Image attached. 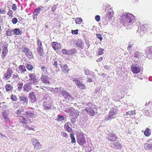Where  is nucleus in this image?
Masks as SVG:
<instances>
[{"instance_id":"1","label":"nucleus","mask_w":152,"mask_h":152,"mask_svg":"<svg viewBox=\"0 0 152 152\" xmlns=\"http://www.w3.org/2000/svg\"><path fill=\"white\" fill-rule=\"evenodd\" d=\"M135 19V18L132 14L125 13L121 16L120 20L124 26H129L134 23Z\"/></svg>"},{"instance_id":"2","label":"nucleus","mask_w":152,"mask_h":152,"mask_svg":"<svg viewBox=\"0 0 152 152\" xmlns=\"http://www.w3.org/2000/svg\"><path fill=\"white\" fill-rule=\"evenodd\" d=\"M26 115L27 117H23L22 116H19L18 118L20 123L24 124H27L31 122V120L28 117L31 118H34L35 117V115L33 112L30 111H27L26 112Z\"/></svg>"},{"instance_id":"3","label":"nucleus","mask_w":152,"mask_h":152,"mask_svg":"<svg viewBox=\"0 0 152 152\" xmlns=\"http://www.w3.org/2000/svg\"><path fill=\"white\" fill-rule=\"evenodd\" d=\"M142 61L138 60L134 62L131 66V69L132 72L134 74H137L140 72L142 68Z\"/></svg>"},{"instance_id":"4","label":"nucleus","mask_w":152,"mask_h":152,"mask_svg":"<svg viewBox=\"0 0 152 152\" xmlns=\"http://www.w3.org/2000/svg\"><path fill=\"white\" fill-rule=\"evenodd\" d=\"M87 105L89 106L86 107L85 110L90 115L94 116L95 113H97V112H96L97 110L95 105L91 102L88 103Z\"/></svg>"},{"instance_id":"5","label":"nucleus","mask_w":152,"mask_h":152,"mask_svg":"<svg viewBox=\"0 0 152 152\" xmlns=\"http://www.w3.org/2000/svg\"><path fill=\"white\" fill-rule=\"evenodd\" d=\"M76 139L77 142L80 145H83L86 143V139L83 133L77 132Z\"/></svg>"},{"instance_id":"6","label":"nucleus","mask_w":152,"mask_h":152,"mask_svg":"<svg viewBox=\"0 0 152 152\" xmlns=\"http://www.w3.org/2000/svg\"><path fill=\"white\" fill-rule=\"evenodd\" d=\"M113 13L114 12L113 10L111 9L107 11L106 16L105 19L107 23L108 22H110L113 16Z\"/></svg>"},{"instance_id":"7","label":"nucleus","mask_w":152,"mask_h":152,"mask_svg":"<svg viewBox=\"0 0 152 152\" xmlns=\"http://www.w3.org/2000/svg\"><path fill=\"white\" fill-rule=\"evenodd\" d=\"M12 73V69L10 68H8L6 72L4 74L3 78L6 80H8L11 77Z\"/></svg>"},{"instance_id":"8","label":"nucleus","mask_w":152,"mask_h":152,"mask_svg":"<svg viewBox=\"0 0 152 152\" xmlns=\"http://www.w3.org/2000/svg\"><path fill=\"white\" fill-rule=\"evenodd\" d=\"M32 88V84L31 82H28L23 86V91L25 92L30 91Z\"/></svg>"},{"instance_id":"9","label":"nucleus","mask_w":152,"mask_h":152,"mask_svg":"<svg viewBox=\"0 0 152 152\" xmlns=\"http://www.w3.org/2000/svg\"><path fill=\"white\" fill-rule=\"evenodd\" d=\"M145 53L146 54V57L151 58H152V46L146 48L145 50Z\"/></svg>"},{"instance_id":"10","label":"nucleus","mask_w":152,"mask_h":152,"mask_svg":"<svg viewBox=\"0 0 152 152\" xmlns=\"http://www.w3.org/2000/svg\"><path fill=\"white\" fill-rule=\"evenodd\" d=\"M27 56L29 58H33V57L32 53L31 50L26 47L24 48L23 50Z\"/></svg>"},{"instance_id":"11","label":"nucleus","mask_w":152,"mask_h":152,"mask_svg":"<svg viewBox=\"0 0 152 152\" xmlns=\"http://www.w3.org/2000/svg\"><path fill=\"white\" fill-rule=\"evenodd\" d=\"M110 145L112 148L118 149L121 148L122 146L119 141L112 142L110 143Z\"/></svg>"},{"instance_id":"12","label":"nucleus","mask_w":152,"mask_h":152,"mask_svg":"<svg viewBox=\"0 0 152 152\" xmlns=\"http://www.w3.org/2000/svg\"><path fill=\"white\" fill-rule=\"evenodd\" d=\"M32 141L33 143V145L34 146V149H37L40 148L41 145H40L38 141L36 139H33Z\"/></svg>"},{"instance_id":"13","label":"nucleus","mask_w":152,"mask_h":152,"mask_svg":"<svg viewBox=\"0 0 152 152\" xmlns=\"http://www.w3.org/2000/svg\"><path fill=\"white\" fill-rule=\"evenodd\" d=\"M19 99L20 102L24 105H26L27 104L28 99L26 97L23 96H19Z\"/></svg>"},{"instance_id":"14","label":"nucleus","mask_w":152,"mask_h":152,"mask_svg":"<svg viewBox=\"0 0 152 152\" xmlns=\"http://www.w3.org/2000/svg\"><path fill=\"white\" fill-rule=\"evenodd\" d=\"M41 81L44 83L48 85L50 84L48 77L46 75H42L41 77Z\"/></svg>"},{"instance_id":"15","label":"nucleus","mask_w":152,"mask_h":152,"mask_svg":"<svg viewBox=\"0 0 152 152\" xmlns=\"http://www.w3.org/2000/svg\"><path fill=\"white\" fill-rule=\"evenodd\" d=\"M29 76L30 77L29 80L32 81L33 84L36 85L37 84V80L35 75L33 73H30Z\"/></svg>"},{"instance_id":"16","label":"nucleus","mask_w":152,"mask_h":152,"mask_svg":"<svg viewBox=\"0 0 152 152\" xmlns=\"http://www.w3.org/2000/svg\"><path fill=\"white\" fill-rule=\"evenodd\" d=\"M18 71L19 73L25 74L27 71L26 69V66L23 65H20L19 66Z\"/></svg>"},{"instance_id":"17","label":"nucleus","mask_w":152,"mask_h":152,"mask_svg":"<svg viewBox=\"0 0 152 152\" xmlns=\"http://www.w3.org/2000/svg\"><path fill=\"white\" fill-rule=\"evenodd\" d=\"M145 146L147 147V149L152 150V139L148 140L145 145Z\"/></svg>"},{"instance_id":"18","label":"nucleus","mask_w":152,"mask_h":152,"mask_svg":"<svg viewBox=\"0 0 152 152\" xmlns=\"http://www.w3.org/2000/svg\"><path fill=\"white\" fill-rule=\"evenodd\" d=\"M53 48L55 50L60 48V45L56 42H53L51 44Z\"/></svg>"},{"instance_id":"19","label":"nucleus","mask_w":152,"mask_h":152,"mask_svg":"<svg viewBox=\"0 0 152 152\" xmlns=\"http://www.w3.org/2000/svg\"><path fill=\"white\" fill-rule=\"evenodd\" d=\"M43 106L45 109H50L51 106V103L49 101H44L43 103Z\"/></svg>"},{"instance_id":"20","label":"nucleus","mask_w":152,"mask_h":152,"mask_svg":"<svg viewBox=\"0 0 152 152\" xmlns=\"http://www.w3.org/2000/svg\"><path fill=\"white\" fill-rule=\"evenodd\" d=\"M117 139L116 136L114 134H110L108 137V140L111 141H115Z\"/></svg>"},{"instance_id":"21","label":"nucleus","mask_w":152,"mask_h":152,"mask_svg":"<svg viewBox=\"0 0 152 152\" xmlns=\"http://www.w3.org/2000/svg\"><path fill=\"white\" fill-rule=\"evenodd\" d=\"M117 112L118 111L116 108H113L110 110L109 114L110 115V116L113 117L116 115Z\"/></svg>"},{"instance_id":"22","label":"nucleus","mask_w":152,"mask_h":152,"mask_svg":"<svg viewBox=\"0 0 152 152\" xmlns=\"http://www.w3.org/2000/svg\"><path fill=\"white\" fill-rule=\"evenodd\" d=\"M76 45L78 47L81 48L82 49H83L84 48V43L81 40H77L76 43Z\"/></svg>"},{"instance_id":"23","label":"nucleus","mask_w":152,"mask_h":152,"mask_svg":"<svg viewBox=\"0 0 152 152\" xmlns=\"http://www.w3.org/2000/svg\"><path fill=\"white\" fill-rule=\"evenodd\" d=\"M8 52L7 48L6 47H4L3 48V51L2 53L1 57L3 59L6 56Z\"/></svg>"},{"instance_id":"24","label":"nucleus","mask_w":152,"mask_h":152,"mask_svg":"<svg viewBox=\"0 0 152 152\" xmlns=\"http://www.w3.org/2000/svg\"><path fill=\"white\" fill-rule=\"evenodd\" d=\"M29 98L32 102H34L36 101V98L35 96L34 93L33 92L30 93L29 94Z\"/></svg>"},{"instance_id":"25","label":"nucleus","mask_w":152,"mask_h":152,"mask_svg":"<svg viewBox=\"0 0 152 152\" xmlns=\"http://www.w3.org/2000/svg\"><path fill=\"white\" fill-rule=\"evenodd\" d=\"M75 111L73 108H71L67 111V113L70 116H73L75 114Z\"/></svg>"},{"instance_id":"26","label":"nucleus","mask_w":152,"mask_h":152,"mask_svg":"<svg viewBox=\"0 0 152 152\" xmlns=\"http://www.w3.org/2000/svg\"><path fill=\"white\" fill-rule=\"evenodd\" d=\"M135 114V113L134 111L131 110V111H129L126 113V114L125 115L126 117L128 118L129 116H130L131 115H132Z\"/></svg>"},{"instance_id":"27","label":"nucleus","mask_w":152,"mask_h":152,"mask_svg":"<svg viewBox=\"0 0 152 152\" xmlns=\"http://www.w3.org/2000/svg\"><path fill=\"white\" fill-rule=\"evenodd\" d=\"M60 62L61 63L60 64L61 65V67L62 71L65 73L66 72V64H65L62 63L61 61H60Z\"/></svg>"},{"instance_id":"28","label":"nucleus","mask_w":152,"mask_h":152,"mask_svg":"<svg viewBox=\"0 0 152 152\" xmlns=\"http://www.w3.org/2000/svg\"><path fill=\"white\" fill-rule=\"evenodd\" d=\"M37 50L38 52V54L40 56H42L43 55V47H37Z\"/></svg>"},{"instance_id":"29","label":"nucleus","mask_w":152,"mask_h":152,"mask_svg":"<svg viewBox=\"0 0 152 152\" xmlns=\"http://www.w3.org/2000/svg\"><path fill=\"white\" fill-rule=\"evenodd\" d=\"M67 99H68V101L69 103H71L72 101L74 99V98L69 93H67Z\"/></svg>"},{"instance_id":"30","label":"nucleus","mask_w":152,"mask_h":152,"mask_svg":"<svg viewBox=\"0 0 152 152\" xmlns=\"http://www.w3.org/2000/svg\"><path fill=\"white\" fill-rule=\"evenodd\" d=\"M41 72L42 74H48V72L46 67L43 66H41Z\"/></svg>"},{"instance_id":"31","label":"nucleus","mask_w":152,"mask_h":152,"mask_svg":"<svg viewBox=\"0 0 152 152\" xmlns=\"http://www.w3.org/2000/svg\"><path fill=\"white\" fill-rule=\"evenodd\" d=\"M5 88L7 92L11 91L13 88V87L11 84H7L5 86Z\"/></svg>"},{"instance_id":"32","label":"nucleus","mask_w":152,"mask_h":152,"mask_svg":"<svg viewBox=\"0 0 152 152\" xmlns=\"http://www.w3.org/2000/svg\"><path fill=\"white\" fill-rule=\"evenodd\" d=\"M58 60L56 59H53L52 61V65L56 68L58 67Z\"/></svg>"},{"instance_id":"33","label":"nucleus","mask_w":152,"mask_h":152,"mask_svg":"<svg viewBox=\"0 0 152 152\" xmlns=\"http://www.w3.org/2000/svg\"><path fill=\"white\" fill-rule=\"evenodd\" d=\"M14 34L20 35L21 34V31L19 28H15L13 29Z\"/></svg>"},{"instance_id":"34","label":"nucleus","mask_w":152,"mask_h":152,"mask_svg":"<svg viewBox=\"0 0 152 152\" xmlns=\"http://www.w3.org/2000/svg\"><path fill=\"white\" fill-rule=\"evenodd\" d=\"M143 55V53H140L137 51H136L134 54V57L136 58H139Z\"/></svg>"},{"instance_id":"35","label":"nucleus","mask_w":152,"mask_h":152,"mask_svg":"<svg viewBox=\"0 0 152 152\" xmlns=\"http://www.w3.org/2000/svg\"><path fill=\"white\" fill-rule=\"evenodd\" d=\"M20 79V78L17 74H16V75H14L12 78V80L14 81H18Z\"/></svg>"},{"instance_id":"36","label":"nucleus","mask_w":152,"mask_h":152,"mask_svg":"<svg viewBox=\"0 0 152 152\" xmlns=\"http://www.w3.org/2000/svg\"><path fill=\"white\" fill-rule=\"evenodd\" d=\"M151 131L148 128H147L144 132V134L146 136L148 137L151 134Z\"/></svg>"},{"instance_id":"37","label":"nucleus","mask_w":152,"mask_h":152,"mask_svg":"<svg viewBox=\"0 0 152 152\" xmlns=\"http://www.w3.org/2000/svg\"><path fill=\"white\" fill-rule=\"evenodd\" d=\"M77 52V50L75 49L67 50V54H75Z\"/></svg>"},{"instance_id":"38","label":"nucleus","mask_w":152,"mask_h":152,"mask_svg":"<svg viewBox=\"0 0 152 152\" xmlns=\"http://www.w3.org/2000/svg\"><path fill=\"white\" fill-rule=\"evenodd\" d=\"M23 84L22 82L18 83L17 86L18 87L17 90L18 91H20L22 90L23 87Z\"/></svg>"},{"instance_id":"39","label":"nucleus","mask_w":152,"mask_h":152,"mask_svg":"<svg viewBox=\"0 0 152 152\" xmlns=\"http://www.w3.org/2000/svg\"><path fill=\"white\" fill-rule=\"evenodd\" d=\"M6 34L7 36H10L11 35L14 34L13 30L8 29L6 32Z\"/></svg>"},{"instance_id":"40","label":"nucleus","mask_w":152,"mask_h":152,"mask_svg":"<svg viewBox=\"0 0 152 152\" xmlns=\"http://www.w3.org/2000/svg\"><path fill=\"white\" fill-rule=\"evenodd\" d=\"M27 69L29 70H31L33 68V67L31 64L27 63L26 65Z\"/></svg>"},{"instance_id":"41","label":"nucleus","mask_w":152,"mask_h":152,"mask_svg":"<svg viewBox=\"0 0 152 152\" xmlns=\"http://www.w3.org/2000/svg\"><path fill=\"white\" fill-rule=\"evenodd\" d=\"M75 21L76 23L80 24L82 22V19L81 18H77L75 19Z\"/></svg>"},{"instance_id":"42","label":"nucleus","mask_w":152,"mask_h":152,"mask_svg":"<svg viewBox=\"0 0 152 152\" xmlns=\"http://www.w3.org/2000/svg\"><path fill=\"white\" fill-rule=\"evenodd\" d=\"M147 26L146 25H141L140 26L141 30L143 31H146L147 28Z\"/></svg>"},{"instance_id":"43","label":"nucleus","mask_w":152,"mask_h":152,"mask_svg":"<svg viewBox=\"0 0 152 152\" xmlns=\"http://www.w3.org/2000/svg\"><path fill=\"white\" fill-rule=\"evenodd\" d=\"M95 75H93L92 77H90L89 76H88L86 78V81L88 83H91L92 81V78L93 77V76H95Z\"/></svg>"},{"instance_id":"44","label":"nucleus","mask_w":152,"mask_h":152,"mask_svg":"<svg viewBox=\"0 0 152 152\" xmlns=\"http://www.w3.org/2000/svg\"><path fill=\"white\" fill-rule=\"evenodd\" d=\"M70 134V137L72 139V141H71L72 143H74L75 142L76 140H75V138L74 136V135L72 133H71Z\"/></svg>"},{"instance_id":"45","label":"nucleus","mask_w":152,"mask_h":152,"mask_svg":"<svg viewBox=\"0 0 152 152\" xmlns=\"http://www.w3.org/2000/svg\"><path fill=\"white\" fill-rule=\"evenodd\" d=\"M40 10V7H38L35 10L34 12V15L37 16L38 15V14L39 13V12Z\"/></svg>"},{"instance_id":"46","label":"nucleus","mask_w":152,"mask_h":152,"mask_svg":"<svg viewBox=\"0 0 152 152\" xmlns=\"http://www.w3.org/2000/svg\"><path fill=\"white\" fill-rule=\"evenodd\" d=\"M56 119L58 121H62L64 120V116L63 115H58Z\"/></svg>"},{"instance_id":"47","label":"nucleus","mask_w":152,"mask_h":152,"mask_svg":"<svg viewBox=\"0 0 152 152\" xmlns=\"http://www.w3.org/2000/svg\"><path fill=\"white\" fill-rule=\"evenodd\" d=\"M23 112H24L23 110L22 109H20L17 110L16 111V113L17 115H19V114L23 115Z\"/></svg>"},{"instance_id":"48","label":"nucleus","mask_w":152,"mask_h":152,"mask_svg":"<svg viewBox=\"0 0 152 152\" xmlns=\"http://www.w3.org/2000/svg\"><path fill=\"white\" fill-rule=\"evenodd\" d=\"M84 71L85 75H88L90 74V71L87 68H84Z\"/></svg>"},{"instance_id":"49","label":"nucleus","mask_w":152,"mask_h":152,"mask_svg":"<svg viewBox=\"0 0 152 152\" xmlns=\"http://www.w3.org/2000/svg\"><path fill=\"white\" fill-rule=\"evenodd\" d=\"M97 52L99 55H101L104 53V49L102 48H99L97 51Z\"/></svg>"},{"instance_id":"50","label":"nucleus","mask_w":152,"mask_h":152,"mask_svg":"<svg viewBox=\"0 0 152 152\" xmlns=\"http://www.w3.org/2000/svg\"><path fill=\"white\" fill-rule=\"evenodd\" d=\"M32 130V131H34V129L33 128H32L31 127H29L28 126H26V129H25V131L28 132V131H30Z\"/></svg>"},{"instance_id":"51","label":"nucleus","mask_w":152,"mask_h":152,"mask_svg":"<svg viewBox=\"0 0 152 152\" xmlns=\"http://www.w3.org/2000/svg\"><path fill=\"white\" fill-rule=\"evenodd\" d=\"M73 81L75 82L76 85L78 87L81 84L80 81L77 79H75Z\"/></svg>"},{"instance_id":"52","label":"nucleus","mask_w":152,"mask_h":152,"mask_svg":"<svg viewBox=\"0 0 152 152\" xmlns=\"http://www.w3.org/2000/svg\"><path fill=\"white\" fill-rule=\"evenodd\" d=\"M79 88L83 90L86 89V87L84 85L81 84L78 87Z\"/></svg>"},{"instance_id":"53","label":"nucleus","mask_w":152,"mask_h":152,"mask_svg":"<svg viewBox=\"0 0 152 152\" xmlns=\"http://www.w3.org/2000/svg\"><path fill=\"white\" fill-rule=\"evenodd\" d=\"M11 99L13 101H16L17 99V98L16 96L13 95H12L11 96Z\"/></svg>"},{"instance_id":"54","label":"nucleus","mask_w":152,"mask_h":152,"mask_svg":"<svg viewBox=\"0 0 152 152\" xmlns=\"http://www.w3.org/2000/svg\"><path fill=\"white\" fill-rule=\"evenodd\" d=\"M37 47H42L41 42L39 39H38L37 41Z\"/></svg>"},{"instance_id":"55","label":"nucleus","mask_w":152,"mask_h":152,"mask_svg":"<svg viewBox=\"0 0 152 152\" xmlns=\"http://www.w3.org/2000/svg\"><path fill=\"white\" fill-rule=\"evenodd\" d=\"M101 89L100 87H98L96 88L94 91V93L96 94L98 93L100 91Z\"/></svg>"},{"instance_id":"56","label":"nucleus","mask_w":152,"mask_h":152,"mask_svg":"<svg viewBox=\"0 0 152 152\" xmlns=\"http://www.w3.org/2000/svg\"><path fill=\"white\" fill-rule=\"evenodd\" d=\"M12 22L14 24H15L18 21V19L15 18H13L12 19Z\"/></svg>"},{"instance_id":"57","label":"nucleus","mask_w":152,"mask_h":152,"mask_svg":"<svg viewBox=\"0 0 152 152\" xmlns=\"http://www.w3.org/2000/svg\"><path fill=\"white\" fill-rule=\"evenodd\" d=\"M96 35L98 39H99L101 41L102 39V35L100 34H96Z\"/></svg>"},{"instance_id":"58","label":"nucleus","mask_w":152,"mask_h":152,"mask_svg":"<svg viewBox=\"0 0 152 152\" xmlns=\"http://www.w3.org/2000/svg\"><path fill=\"white\" fill-rule=\"evenodd\" d=\"M78 30L77 29L75 30H72V33L73 34H78Z\"/></svg>"},{"instance_id":"59","label":"nucleus","mask_w":152,"mask_h":152,"mask_svg":"<svg viewBox=\"0 0 152 152\" xmlns=\"http://www.w3.org/2000/svg\"><path fill=\"white\" fill-rule=\"evenodd\" d=\"M72 128L70 127L68 125H67V132H68L70 133L72 132Z\"/></svg>"},{"instance_id":"60","label":"nucleus","mask_w":152,"mask_h":152,"mask_svg":"<svg viewBox=\"0 0 152 152\" xmlns=\"http://www.w3.org/2000/svg\"><path fill=\"white\" fill-rule=\"evenodd\" d=\"M12 9L13 10H16L17 7L16 6V5L15 4H12Z\"/></svg>"},{"instance_id":"61","label":"nucleus","mask_w":152,"mask_h":152,"mask_svg":"<svg viewBox=\"0 0 152 152\" xmlns=\"http://www.w3.org/2000/svg\"><path fill=\"white\" fill-rule=\"evenodd\" d=\"M95 19L97 21H99L100 20V17L99 15H97L96 16Z\"/></svg>"},{"instance_id":"62","label":"nucleus","mask_w":152,"mask_h":152,"mask_svg":"<svg viewBox=\"0 0 152 152\" xmlns=\"http://www.w3.org/2000/svg\"><path fill=\"white\" fill-rule=\"evenodd\" d=\"M132 45L129 44L127 48L128 50H129V51H130L132 49Z\"/></svg>"},{"instance_id":"63","label":"nucleus","mask_w":152,"mask_h":152,"mask_svg":"<svg viewBox=\"0 0 152 152\" xmlns=\"http://www.w3.org/2000/svg\"><path fill=\"white\" fill-rule=\"evenodd\" d=\"M113 118L111 116H110V115L109 114V115L108 116H107L106 118H105V120L107 121L109 120L110 118Z\"/></svg>"},{"instance_id":"64","label":"nucleus","mask_w":152,"mask_h":152,"mask_svg":"<svg viewBox=\"0 0 152 152\" xmlns=\"http://www.w3.org/2000/svg\"><path fill=\"white\" fill-rule=\"evenodd\" d=\"M5 11L4 10L2 9H0V13L1 14H5Z\"/></svg>"}]
</instances>
